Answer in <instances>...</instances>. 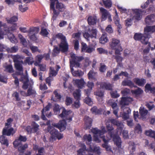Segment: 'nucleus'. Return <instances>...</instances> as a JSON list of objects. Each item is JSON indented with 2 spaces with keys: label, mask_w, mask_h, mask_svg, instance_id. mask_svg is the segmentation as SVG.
Wrapping results in <instances>:
<instances>
[{
  "label": "nucleus",
  "mask_w": 155,
  "mask_h": 155,
  "mask_svg": "<svg viewBox=\"0 0 155 155\" xmlns=\"http://www.w3.org/2000/svg\"><path fill=\"white\" fill-rule=\"evenodd\" d=\"M101 130H99L97 128H93L91 129V131L94 134V140L97 143H100L101 140L99 139L100 138H102L104 143L102 145L103 147L106 149L107 151L111 150L110 147L109 146L107 143L110 140L111 136L110 135L109 137H105L104 136H102L106 132L105 127L102 126L101 127Z\"/></svg>",
  "instance_id": "f257e3e1"
},
{
  "label": "nucleus",
  "mask_w": 155,
  "mask_h": 155,
  "mask_svg": "<svg viewBox=\"0 0 155 155\" xmlns=\"http://www.w3.org/2000/svg\"><path fill=\"white\" fill-rule=\"evenodd\" d=\"M73 113L71 110H67L64 107L62 108V113L59 115V117L63 119V120H60L58 124H53L52 125L59 129L61 131H63L66 129L67 125L65 120L70 122L72 120Z\"/></svg>",
  "instance_id": "f03ea898"
},
{
  "label": "nucleus",
  "mask_w": 155,
  "mask_h": 155,
  "mask_svg": "<svg viewBox=\"0 0 155 155\" xmlns=\"http://www.w3.org/2000/svg\"><path fill=\"white\" fill-rule=\"evenodd\" d=\"M71 58L70 59V68L72 74L74 76L81 77L84 74V72L78 70L74 71L73 67L78 68L80 67L79 62L83 59L82 56H77L73 53H71Z\"/></svg>",
  "instance_id": "7ed1b4c3"
},
{
  "label": "nucleus",
  "mask_w": 155,
  "mask_h": 155,
  "mask_svg": "<svg viewBox=\"0 0 155 155\" xmlns=\"http://www.w3.org/2000/svg\"><path fill=\"white\" fill-rule=\"evenodd\" d=\"M51 2L50 4V9L52 10L54 13L51 18V21H54L56 19L57 17L59 14V12H57L54 8L55 5L56 9L59 12L63 11L65 9V7L63 4L59 2L58 0H50Z\"/></svg>",
  "instance_id": "20e7f679"
},
{
  "label": "nucleus",
  "mask_w": 155,
  "mask_h": 155,
  "mask_svg": "<svg viewBox=\"0 0 155 155\" xmlns=\"http://www.w3.org/2000/svg\"><path fill=\"white\" fill-rule=\"evenodd\" d=\"M20 80L23 83L22 87L24 89H26L28 88V90L27 93L28 96L31 95L35 94L36 92L32 89V85L33 83L32 81H29L27 76L22 75Z\"/></svg>",
  "instance_id": "39448f33"
},
{
  "label": "nucleus",
  "mask_w": 155,
  "mask_h": 155,
  "mask_svg": "<svg viewBox=\"0 0 155 155\" xmlns=\"http://www.w3.org/2000/svg\"><path fill=\"white\" fill-rule=\"evenodd\" d=\"M133 13V16L131 18H128L126 21V24L127 26H129L132 24V21L133 19L140 20L142 18V15H143V12L139 9H133L132 10Z\"/></svg>",
  "instance_id": "423d86ee"
},
{
  "label": "nucleus",
  "mask_w": 155,
  "mask_h": 155,
  "mask_svg": "<svg viewBox=\"0 0 155 155\" xmlns=\"http://www.w3.org/2000/svg\"><path fill=\"white\" fill-rule=\"evenodd\" d=\"M56 37L61 39V43L59 45L60 50L64 52L67 51L68 49V45L65 37L60 33L56 35Z\"/></svg>",
  "instance_id": "0eeeda50"
},
{
  "label": "nucleus",
  "mask_w": 155,
  "mask_h": 155,
  "mask_svg": "<svg viewBox=\"0 0 155 155\" xmlns=\"http://www.w3.org/2000/svg\"><path fill=\"white\" fill-rule=\"evenodd\" d=\"M107 128L109 132L108 134L109 136H107L106 137H109L111 135V138L113 137V141L114 143L118 147H121V141L120 138L118 135H113L111 131L113 130L114 128L112 127L111 125L107 124Z\"/></svg>",
  "instance_id": "6e6552de"
},
{
  "label": "nucleus",
  "mask_w": 155,
  "mask_h": 155,
  "mask_svg": "<svg viewBox=\"0 0 155 155\" xmlns=\"http://www.w3.org/2000/svg\"><path fill=\"white\" fill-rule=\"evenodd\" d=\"M110 47L112 49L115 50L116 54H120L122 48L120 45V41L118 39L113 38L110 43Z\"/></svg>",
  "instance_id": "1a4fd4ad"
},
{
  "label": "nucleus",
  "mask_w": 155,
  "mask_h": 155,
  "mask_svg": "<svg viewBox=\"0 0 155 155\" xmlns=\"http://www.w3.org/2000/svg\"><path fill=\"white\" fill-rule=\"evenodd\" d=\"M48 131L51 134L52 138L54 140L57 139L60 140L63 137V134L58 132L54 128V127L49 126L48 128Z\"/></svg>",
  "instance_id": "9d476101"
},
{
  "label": "nucleus",
  "mask_w": 155,
  "mask_h": 155,
  "mask_svg": "<svg viewBox=\"0 0 155 155\" xmlns=\"http://www.w3.org/2000/svg\"><path fill=\"white\" fill-rule=\"evenodd\" d=\"M8 29L7 30V32L6 35L8 36V38L10 41L12 43H16L18 42V41L17 38L15 37L14 35L12 33H10L9 31H14L16 30L17 28V26L16 24L15 23L12 26L11 28L9 29L8 28Z\"/></svg>",
  "instance_id": "9b49d317"
},
{
  "label": "nucleus",
  "mask_w": 155,
  "mask_h": 155,
  "mask_svg": "<svg viewBox=\"0 0 155 155\" xmlns=\"http://www.w3.org/2000/svg\"><path fill=\"white\" fill-rule=\"evenodd\" d=\"M39 31L38 27H31L30 28V31L28 35L30 39L33 41H36L38 38L36 36Z\"/></svg>",
  "instance_id": "f8f14e48"
},
{
  "label": "nucleus",
  "mask_w": 155,
  "mask_h": 155,
  "mask_svg": "<svg viewBox=\"0 0 155 155\" xmlns=\"http://www.w3.org/2000/svg\"><path fill=\"white\" fill-rule=\"evenodd\" d=\"M134 38L136 40H140L142 43L144 44H147L148 41L147 37H145L144 35L142 34H135Z\"/></svg>",
  "instance_id": "ddd939ff"
},
{
  "label": "nucleus",
  "mask_w": 155,
  "mask_h": 155,
  "mask_svg": "<svg viewBox=\"0 0 155 155\" xmlns=\"http://www.w3.org/2000/svg\"><path fill=\"white\" fill-rule=\"evenodd\" d=\"M90 32L91 34H89L88 32H85L83 33V36L87 41H89L90 39L91 38L92 39L96 38L97 34V30L96 29H93Z\"/></svg>",
  "instance_id": "4468645a"
},
{
  "label": "nucleus",
  "mask_w": 155,
  "mask_h": 155,
  "mask_svg": "<svg viewBox=\"0 0 155 155\" xmlns=\"http://www.w3.org/2000/svg\"><path fill=\"white\" fill-rule=\"evenodd\" d=\"M123 110V112H120V117H122V118L125 120H127L129 117V114L131 113V110L128 107H125L123 109V107L121 108Z\"/></svg>",
  "instance_id": "2eb2a0df"
},
{
  "label": "nucleus",
  "mask_w": 155,
  "mask_h": 155,
  "mask_svg": "<svg viewBox=\"0 0 155 155\" xmlns=\"http://www.w3.org/2000/svg\"><path fill=\"white\" fill-rule=\"evenodd\" d=\"M154 32H155V25L147 26L144 28V35L147 36L148 39L150 37V34Z\"/></svg>",
  "instance_id": "dca6fc26"
},
{
  "label": "nucleus",
  "mask_w": 155,
  "mask_h": 155,
  "mask_svg": "<svg viewBox=\"0 0 155 155\" xmlns=\"http://www.w3.org/2000/svg\"><path fill=\"white\" fill-rule=\"evenodd\" d=\"M111 122L113 124L117 126V134H120L124 127V125L121 122L117 121L116 120L112 119L110 120Z\"/></svg>",
  "instance_id": "f3484780"
},
{
  "label": "nucleus",
  "mask_w": 155,
  "mask_h": 155,
  "mask_svg": "<svg viewBox=\"0 0 155 155\" xmlns=\"http://www.w3.org/2000/svg\"><path fill=\"white\" fill-rule=\"evenodd\" d=\"M8 28L6 27L5 23H2V21H0V38H3L4 35H5L7 32V30Z\"/></svg>",
  "instance_id": "a211bd4d"
},
{
  "label": "nucleus",
  "mask_w": 155,
  "mask_h": 155,
  "mask_svg": "<svg viewBox=\"0 0 155 155\" xmlns=\"http://www.w3.org/2000/svg\"><path fill=\"white\" fill-rule=\"evenodd\" d=\"M73 84L79 88L82 89L86 84V83L83 78L80 79H74L73 81Z\"/></svg>",
  "instance_id": "6ab92c4d"
},
{
  "label": "nucleus",
  "mask_w": 155,
  "mask_h": 155,
  "mask_svg": "<svg viewBox=\"0 0 155 155\" xmlns=\"http://www.w3.org/2000/svg\"><path fill=\"white\" fill-rule=\"evenodd\" d=\"M16 131L11 127L4 128L2 131V134L4 135L8 136L13 135L15 133Z\"/></svg>",
  "instance_id": "aec40b11"
},
{
  "label": "nucleus",
  "mask_w": 155,
  "mask_h": 155,
  "mask_svg": "<svg viewBox=\"0 0 155 155\" xmlns=\"http://www.w3.org/2000/svg\"><path fill=\"white\" fill-rule=\"evenodd\" d=\"M65 77H62L63 80L65 81V82L64 83V87L65 88H68L70 90V91H72L74 90V88L71 85L66 83V81L69 78V76L68 74H65Z\"/></svg>",
  "instance_id": "412c9836"
},
{
  "label": "nucleus",
  "mask_w": 155,
  "mask_h": 155,
  "mask_svg": "<svg viewBox=\"0 0 155 155\" xmlns=\"http://www.w3.org/2000/svg\"><path fill=\"white\" fill-rule=\"evenodd\" d=\"M133 101V98L130 97H122L120 104L122 105H128L130 103Z\"/></svg>",
  "instance_id": "4be33fe9"
},
{
  "label": "nucleus",
  "mask_w": 155,
  "mask_h": 155,
  "mask_svg": "<svg viewBox=\"0 0 155 155\" xmlns=\"http://www.w3.org/2000/svg\"><path fill=\"white\" fill-rule=\"evenodd\" d=\"M100 9L101 14V20L102 21H104L106 19L110 14L107 10L103 8H101Z\"/></svg>",
  "instance_id": "5701e85b"
},
{
  "label": "nucleus",
  "mask_w": 155,
  "mask_h": 155,
  "mask_svg": "<svg viewBox=\"0 0 155 155\" xmlns=\"http://www.w3.org/2000/svg\"><path fill=\"white\" fill-rule=\"evenodd\" d=\"M145 22L147 25H150L155 21V15L153 14L147 16L145 19Z\"/></svg>",
  "instance_id": "b1692460"
},
{
  "label": "nucleus",
  "mask_w": 155,
  "mask_h": 155,
  "mask_svg": "<svg viewBox=\"0 0 155 155\" xmlns=\"http://www.w3.org/2000/svg\"><path fill=\"white\" fill-rule=\"evenodd\" d=\"M51 104H49L45 107L44 108L42 111V116L41 118L43 120H45L46 119V118L45 117V115L47 117H49L51 116V115L49 114L47 115V111H48V110L49 109Z\"/></svg>",
  "instance_id": "393cba45"
},
{
  "label": "nucleus",
  "mask_w": 155,
  "mask_h": 155,
  "mask_svg": "<svg viewBox=\"0 0 155 155\" xmlns=\"http://www.w3.org/2000/svg\"><path fill=\"white\" fill-rule=\"evenodd\" d=\"M148 110L145 109L143 107H141L139 109V113L141 118L143 119H145L146 118V116L147 114Z\"/></svg>",
  "instance_id": "a878e982"
},
{
  "label": "nucleus",
  "mask_w": 155,
  "mask_h": 155,
  "mask_svg": "<svg viewBox=\"0 0 155 155\" xmlns=\"http://www.w3.org/2000/svg\"><path fill=\"white\" fill-rule=\"evenodd\" d=\"M94 94L96 95V98L98 101L101 102L103 101V97H104V93L101 90H98L97 92L94 93Z\"/></svg>",
  "instance_id": "bb28decb"
},
{
  "label": "nucleus",
  "mask_w": 155,
  "mask_h": 155,
  "mask_svg": "<svg viewBox=\"0 0 155 155\" xmlns=\"http://www.w3.org/2000/svg\"><path fill=\"white\" fill-rule=\"evenodd\" d=\"M84 119L86 129H90L91 126L92 119L88 116H86Z\"/></svg>",
  "instance_id": "cd10ccee"
},
{
  "label": "nucleus",
  "mask_w": 155,
  "mask_h": 155,
  "mask_svg": "<svg viewBox=\"0 0 155 155\" xmlns=\"http://www.w3.org/2000/svg\"><path fill=\"white\" fill-rule=\"evenodd\" d=\"M34 63V58L32 55L26 57L24 61V64H28V65H31Z\"/></svg>",
  "instance_id": "c85d7f7f"
},
{
  "label": "nucleus",
  "mask_w": 155,
  "mask_h": 155,
  "mask_svg": "<svg viewBox=\"0 0 155 155\" xmlns=\"http://www.w3.org/2000/svg\"><path fill=\"white\" fill-rule=\"evenodd\" d=\"M133 81L139 86H143L146 83V80L144 79L136 78L133 80Z\"/></svg>",
  "instance_id": "c756f323"
},
{
  "label": "nucleus",
  "mask_w": 155,
  "mask_h": 155,
  "mask_svg": "<svg viewBox=\"0 0 155 155\" xmlns=\"http://www.w3.org/2000/svg\"><path fill=\"white\" fill-rule=\"evenodd\" d=\"M115 15L114 18V21L116 25L119 28H121V25L120 24V19L119 18L118 13L116 10L115 11Z\"/></svg>",
  "instance_id": "7c9ffc66"
},
{
  "label": "nucleus",
  "mask_w": 155,
  "mask_h": 155,
  "mask_svg": "<svg viewBox=\"0 0 155 155\" xmlns=\"http://www.w3.org/2000/svg\"><path fill=\"white\" fill-rule=\"evenodd\" d=\"M87 21L89 25H94L96 23V17L94 15L90 16L88 18Z\"/></svg>",
  "instance_id": "2f4dec72"
},
{
  "label": "nucleus",
  "mask_w": 155,
  "mask_h": 155,
  "mask_svg": "<svg viewBox=\"0 0 155 155\" xmlns=\"http://www.w3.org/2000/svg\"><path fill=\"white\" fill-rule=\"evenodd\" d=\"M87 75L88 78L90 80L95 81L97 76V74L93 70H91L88 73Z\"/></svg>",
  "instance_id": "473e14b6"
},
{
  "label": "nucleus",
  "mask_w": 155,
  "mask_h": 155,
  "mask_svg": "<svg viewBox=\"0 0 155 155\" xmlns=\"http://www.w3.org/2000/svg\"><path fill=\"white\" fill-rule=\"evenodd\" d=\"M100 87L102 88L108 90H111L112 88V85L109 83H102L101 84Z\"/></svg>",
  "instance_id": "72a5a7b5"
},
{
  "label": "nucleus",
  "mask_w": 155,
  "mask_h": 155,
  "mask_svg": "<svg viewBox=\"0 0 155 155\" xmlns=\"http://www.w3.org/2000/svg\"><path fill=\"white\" fill-rule=\"evenodd\" d=\"M81 91L79 89H77L73 93V96L76 100H80L81 96Z\"/></svg>",
  "instance_id": "f704fd0d"
},
{
  "label": "nucleus",
  "mask_w": 155,
  "mask_h": 155,
  "mask_svg": "<svg viewBox=\"0 0 155 155\" xmlns=\"http://www.w3.org/2000/svg\"><path fill=\"white\" fill-rule=\"evenodd\" d=\"M129 144L128 149L130 150V153L132 154L135 150L136 145L133 142H130Z\"/></svg>",
  "instance_id": "c9c22d12"
},
{
  "label": "nucleus",
  "mask_w": 155,
  "mask_h": 155,
  "mask_svg": "<svg viewBox=\"0 0 155 155\" xmlns=\"http://www.w3.org/2000/svg\"><path fill=\"white\" fill-rule=\"evenodd\" d=\"M15 65L16 70L20 72L19 74H22L23 71L22 66L20 62L15 63Z\"/></svg>",
  "instance_id": "e433bc0d"
},
{
  "label": "nucleus",
  "mask_w": 155,
  "mask_h": 155,
  "mask_svg": "<svg viewBox=\"0 0 155 155\" xmlns=\"http://www.w3.org/2000/svg\"><path fill=\"white\" fill-rule=\"evenodd\" d=\"M18 37L23 45L24 47H26L28 45V43L25 38L23 37L22 35L20 34H18Z\"/></svg>",
  "instance_id": "4c0bfd02"
},
{
  "label": "nucleus",
  "mask_w": 155,
  "mask_h": 155,
  "mask_svg": "<svg viewBox=\"0 0 155 155\" xmlns=\"http://www.w3.org/2000/svg\"><path fill=\"white\" fill-rule=\"evenodd\" d=\"M108 41L106 34H103L100 38V42L102 44H104Z\"/></svg>",
  "instance_id": "58836bf2"
},
{
  "label": "nucleus",
  "mask_w": 155,
  "mask_h": 155,
  "mask_svg": "<svg viewBox=\"0 0 155 155\" xmlns=\"http://www.w3.org/2000/svg\"><path fill=\"white\" fill-rule=\"evenodd\" d=\"M122 85L123 86H128L132 87H134V83L130 80H124L122 81Z\"/></svg>",
  "instance_id": "ea45409f"
},
{
  "label": "nucleus",
  "mask_w": 155,
  "mask_h": 155,
  "mask_svg": "<svg viewBox=\"0 0 155 155\" xmlns=\"http://www.w3.org/2000/svg\"><path fill=\"white\" fill-rule=\"evenodd\" d=\"M107 103L109 105L111 106L113 109L118 108L117 104L114 102L112 99H110L108 100L107 101Z\"/></svg>",
  "instance_id": "a19ab883"
},
{
  "label": "nucleus",
  "mask_w": 155,
  "mask_h": 155,
  "mask_svg": "<svg viewBox=\"0 0 155 155\" xmlns=\"http://www.w3.org/2000/svg\"><path fill=\"white\" fill-rule=\"evenodd\" d=\"M34 64L36 66H38L41 71H45L46 70V65L45 64H39L37 62H36L34 63Z\"/></svg>",
  "instance_id": "79ce46f5"
},
{
  "label": "nucleus",
  "mask_w": 155,
  "mask_h": 155,
  "mask_svg": "<svg viewBox=\"0 0 155 155\" xmlns=\"http://www.w3.org/2000/svg\"><path fill=\"white\" fill-rule=\"evenodd\" d=\"M146 135L153 138L155 140V131L151 130H146L145 132Z\"/></svg>",
  "instance_id": "37998d69"
},
{
  "label": "nucleus",
  "mask_w": 155,
  "mask_h": 155,
  "mask_svg": "<svg viewBox=\"0 0 155 155\" xmlns=\"http://www.w3.org/2000/svg\"><path fill=\"white\" fill-rule=\"evenodd\" d=\"M117 7L119 10L122 13H126L127 15H129V14L131 12H132V10L128 9L127 10L125 8L120 6H117Z\"/></svg>",
  "instance_id": "c03bdc74"
},
{
  "label": "nucleus",
  "mask_w": 155,
  "mask_h": 155,
  "mask_svg": "<svg viewBox=\"0 0 155 155\" xmlns=\"http://www.w3.org/2000/svg\"><path fill=\"white\" fill-rule=\"evenodd\" d=\"M91 111L93 113L98 114L101 113L102 110L101 108L98 109L96 107L94 106L91 108Z\"/></svg>",
  "instance_id": "a18cd8bd"
},
{
  "label": "nucleus",
  "mask_w": 155,
  "mask_h": 155,
  "mask_svg": "<svg viewBox=\"0 0 155 155\" xmlns=\"http://www.w3.org/2000/svg\"><path fill=\"white\" fill-rule=\"evenodd\" d=\"M18 20V17L16 16H13L10 19L8 18H6V20L7 22L9 23H12L13 22H16Z\"/></svg>",
  "instance_id": "49530a36"
},
{
  "label": "nucleus",
  "mask_w": 155,
  "mask_h": 155,
  "mask_svg": "<svg viewBox=\"0 0 155 155\" xmlns=\"http://www.w3.org/2000/svg\"><path fill=\"white\" fill-rule=\"evenodd\" d=\"M5 71L10 73H12L14 71L12 65H7L5 67Z\"/></svg>",
  "instance_id": "de8ad7c7"
},
{
  "label": "nucleus",
  "mask_w": 155,
  "mask_h": 155,
  "mask_svg": "<svg viewBox=\"0 0 155 155\" xmlns=\"http://www.w3.org/2000/svg\"><path fill=\"white\" fill-rule=\"evenodd\" d=\"M131 92L133 95L137 96L141 94L143 92V91L141 89L138 88L137 90H132Z\"/></svg>",
  "instance_id": "09e8293b"
},
{
  "label": "nucleus",
  "mask_w": 155,
  "mask_h": 155,
  "mask_svg": "<svg viewBox=\"0 0 155 155\" xmlns=\"http://www.w3.org/2000/svg\"><path fill=\"white\" fill-rule=\"evenodd\" d=\"M23 57L19 55H15L12 56V58L15 63L19 62V60L23 59Z\"/></svg>",
  "instance_id": "8fccbe9b"
},
{
  "label": "nucleus",
  "mask_w": 155,
  "mask_h": 155,
  "mask_svg": "<svg viewBox=\"0 0 155 155\" xmlns=\"http://www.w3.org/2000/svg\"><path fill=\"white\" fill-rule=\"evenodd\" d=\"M63 107H60L58 104H55L54 108V110L55 114H59L60 113V110H62V108Z\"/></svg>",
  "instance_id": "3c124183"
},
{
  "label": "nucleus",
  "mask_w": 155,
  "mask_h": 155,
  "mask_svg": "<svg viewBox=\"0 0 155 155\" xmlns=\"http://www.w3.org/2000/svg\"><path fill=\"white\" fill-rule=\"evenodd\" d=\"M103 3L105 6L107 8H109L111 6L112 2L110 0H103Z\"/></svg>",
  "instance_id": "603ef678"
},
{
  "label": "nucleus",
  "mask_w": 155,
  "mask_h": 155,
  "mask_svg": "<svg viewBox=\"0 0 155 155\" xmlns=\"http://www.w3.org/2000/svg\"><path fill=\"white\" fill-rule=\"evenodd\" d=\"M18 48L17 46H14L12 47L11 48H8L7 51L8 52L15 53L18 51Z\"/></svg>",
  "instance_id": "864d4df0"
},
{
  "label": "nucleus",
  "mask_w": 155,
  "mask_h": 155,
  "mask_svg": "<svg viewBox=\"0 0 155 155\" xmlns=\"http://www.w3.org/2000/svg\"><path fill=\"white\" fill-rule=\"evenodd\" d=\"M0 140L2 143L6 145L7 147L8 146V140L6 139L5 138L4 136H2L0 137Z\"/></svg>",
  "instance_id": "5fc2aeb1"
},
{
  "label": "nucleus",
  "mask_w": 155,
  "mask_h": 155,
  "mask_svg": "<svg viewBox=\"0 0 155 155\" xmlns=\"http://www.w3.org/2000/svg\"><path fill=\"white\" fill-rule=\"evenodd\" d=\"M44 57V56L42 55H38L36 56L35 57V62H37L39 64Z\"/></svg>",
  "instance_id": "6e6d98bb"
},
{
  "label": "nucleus",
  "mask_w": 155,
  "mask_h": 155,
  "mask_svg": "<svg viewBox=\"0 0 155 155\" xmlns=\"http://www.w3.org/2000/svg\"><path fill=\"white\" fill-rule=\"evenodd\" d=\"M13 120L11 118H9L7 119V122L5 123V127L4 128L11 127L12 126V123Z\"/></svg>",
  "instance_id": "4d7b16f0"
},
{
  "label": "nucleus",
  "mask_w": 155,
  "mask_h": 155,
  "mask_svg": "<svg viewBox=\"0 0 155 155\" xmlns=\"http://www.w3.org/2000/svg\"><path fill=\"white\" fill-rule=\"evenodd\" d=\"M150 48H151L152 50H153L154 49H155V44L154 45V48H153V47H151V44H149L148 45V47L144 50L143 51V53L145 54H146L148 53L150 51Z\"/></svg>",
  "instance_id": "13d9d810"
},
{
  "label": "nucleus",
  "mask_w": 155,
  "mask_h": 155,
  "mask_svg": "<svg viewBox=\"0 0 155 155\" xmlns=\"http://www.w3.org/2000/svg\"><path fill=\"white\" fill-rule=\"evenodd\" d=\"M13 144L15 147H18L21 145V141L18 138H17L13 142Z\"/></svg>",
  "instance_id": "bf43d9fd"
},
{
  "label": "nucleus",
  "mask_w": 155,
  "mask_h": 155,
  "mask_svg": "<svg viewBox=\"0 0 155 155\" xmlns=\"http://www.w3.org/2000/svg\"><path fill=\"white\" fill-rule=\"evenodd\" d=\"M28 145L25 144L23 145H21L18 147V150L21 153H22L24 152V150L28 147Z\"/></svg>",
  "instance_id": "052dcab7"
},
{
  "label": "nucleus",
  "mask_w": 155,
  "mask_h": 155,
  "mask_svg": "<svg viewBox=\"0 0 155 155\" xmlns=\"http://www.w3.org/2000/svg\"><path fill=\"white\" fill-rule=\"evenodd\" d=\"M115 58L118 63V65L120 67H121L122 65V64L121 63L123 60V58L120 56H116L115 57Z\"/></svg>",
  "instance_id": "680f3d73"
},
{
  "label": "nucleus",
  "mask_w": 155,
  "mask_h": 155,
  "mask_svg": "<svg viewBox=\"0 0 155 155\" xmlns=\"http://www.w3.org/2000/svg\"><path fill=\"white\" fill-rule=\"evenodd\" d=\"M20 31L23 33H27L28 34L30 31V28L28 29L26 27H21L19 28Z\"/></svg>",
  "instance_id": "e2e57ef3"
},
{
  "label": "nucleus",
  "mask_w": 155,
  "mask_h": 155,
  "mask_svg": "<svg viewBox=\"0 0 155 155\" xmlns=\"http://www.w3.org/2000/svg\"><path fill=\"white\" fill-rule=\"evenodd\" d=\"M79 101L80 100H76L72 104V107L76 108H79L81 105Z\"/></svg>",
  "instance_id": "0e129e2a"
},
{
  "label": "nucleus",
  "mask_w": 155,
  "mask_h": 155,
  "mask_svg": "<svg viewBox=\"0 0 155 155\" xmlns=\"http://www.w3.org/2000/svg\"><path fill=\"white\" fill-rule=\"evenodd\" d=\"M32 129L34 130L35 132H36L39 129V125L35 122H33L31 124Z\"/></svg>",
  "instance_id": "69168bd1"
},
{
  "label": "nucleus",
  "mask_w": 155,
  "mask_h": 155,
  "mask_svg": "<svg viewBox=\"0 0 155 155\" xmlns=\"http://www.w3.org/2000/svg\"><path fill=\"white\" fill-rule=\"evenodd\" d=\"M84 102L89 106H91L93 104V101H92L91 99L88 97H87L85 98Z\"/></svg>",
  "instance_id": "338daca9"
},
{
  "label": "nucleus",
  "mask_w": 155,
  "mask_h": 155,
  "mask_svg": "<svg viewBox=\"0 0 155 155\" xmlns=\"http://www.w3.org/2000/svg\"><path fill=\"white\" fill-rule=\"evenodd\" d=\"M57 74V72L54 70V68L50 67V76H54Z\"/></svg>",
  "instance_id": "774afa93"
}]
</instances>
